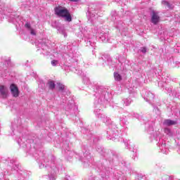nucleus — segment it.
Here are the masks:
<instances>
[{
	"label": "nucleus",
	"mask_w": 180,
	"mask_h": 180,
	"mask_svg": "<svg viewBox=\"0 0 180 180\" xmlns=\"http://www.w3.org/2000/svg\"><path fill=\"white\" fill-rule=\"evenodd\" d=\"M55 15L59 18H65L66 22H72V17H71V13L67 8L58 6L54 8Z\"/></svg>",
	"instance_id": "nucleus-1"
},
{
	"label": "nucleus",
	"mask_w": 180,
	"mask_h": 180,
	"mask_svg": "<svg viewBox=\"0 0 180 180\" xmlns=\"http://www.w3.org/2000/svg\"><path fill=\"white\" fill-rule=\"evenodd\" d=\"M10 91L13 98H18V96H19V88H18V86H16V84H11L10 85Z\"/></svg>",
	"instance_id": "nucleus-2"
},
{
	"label": "nucleus",
	"mask_w": 180,
	"mask_h": 180,
	"mask_svg": "<svg viewBox=\"0 0 180 180\" xmlns=\"http://www.w3.org/2000/svg\"><path fill=\"white\" fill-rule=\"evenodd\" d=\"M8 87L5 85H0V95L3 99H6L8 98Z\"/></svg>",
	"instance_id": "nucleus-3"
},
{
	"label": "nucleus",
	"mask_w": 180,
	"mask_h": 180,
	"mask_svg": "<svg viewBox=\"0 0 180 180\" xmlns=\"http://www.w3.org/2000/svg\"><path fill=\"white\" fill-rule=\"evenodd\" d=\"M151 22L153 25H157L160 22V16L154 11L152 12Z\"/></svg>",
	"instance_id": "nucleus-4"
},
{
	"label": "nucleus",
	"mask_w": 180,
	"mask_h": 180,
	"mask_svg": "<svg viewBox=\"0 0 180 180\" xmlns=\"http://www.w3.org/2000/svg\"><path fill=\"white\" fill-rule=\"evenodd\" d=\"M163 124H165V126H174L176 124V121H174L172 120H165Z\"/></svg>",
	"instance_id": "nucleus-5"
},
{
	"label": "nucleus",
	"mask_w": 180,
	"mask_h": 180,
	"mask_svg": "<svg viewBox=\"0 0 180 180\" xmlns=\"http://www.w3.org/2000/svg\"><path fill=\"white\" fill-rule=\"evenodd\" d=\"M56 88L60 92H63L65 89V86L63 83L58 82Z\"/></svg>",
	"instance_id": "nucleus-6"
},
{
	"label": "nucleus",
	"mask_w": 180,
	"mask_h": 180,
	"mask_svg": "<svg viewBox=\"0 0 180 180\" xmlns=\"http://www.w3.org/2000/svg\"><path fill=\"white\" fill-rule=\"evenodd\" d=\"M48 85L49 86V89H56V83H54V81L51 80L48 82Z\"/></svg>",
	"instance_id": "nucleus-7"
},
{
	"label": "nucleus",
	"mask_w": 180,
	"mask_h": 180,
	"mask_svg": "<svg viewBox=\"0 0 180 180\" xmlns=\"http://www.w3.org/2000/svg\"><path fill=\"white\" fill-rule=\"evenodd\" d=\"M114 78L115 81H122V75L117 72H114Z\"/></svg>",
	"instance_id": "nucleus-8"
},
{
	"label": "nucleus",
	"mask_w": 180,
	"mask_h": 180,
	"mask_svg": "<svg viewBox=\"0 0 180 180\" xmlns=\"http://www.w3.org/2000/svg\"><path fill=\"white\" fill-rule=\"evenodd\" d=\"M141 53H147V49L146 47H142V48H141Z\"/></svg>",
	"instance_id": "nucleus-9"
},
{
	"label": "nucleus",
	"mask_w": 180,
	"mask_h": 180,
	"mask_svg": "<svg viewBox=\"0 0 180 180\" xmlns=\"http://www.w3.org/2000/svg\"><path fill=\"white\" fill-rule=\"evenodd\" d=\"M25 27H27V29H30V30L32 29V27L29 22L25 23Z\"/></svg>",
	"instance_id": "nucleus-10"
},
{
	"label": "nucleus",
	"mask_w": 180,
	"mask_h": 180,
	"mask_svg": "<svg viewBox=\"0 0 180 180\" xmlns=\"http://www.w3.org/2000/svg\"><path fill=\"white\" fill-rule=\"evenodd\" d=\"M30 33L31 34H33L34 36H36V32H34V29H30Z\"/></svg>",
	"instance_id": "nucleus-11"
},
{
	"label": "nucleus",
	"mask_w": 180,
	"mask_h": 180,
	"mask_svg": "<svg viewBox=\"0 0 180 180\" xmlns=\"http://www.w3.org/2000/svg\"><path fill=\"white\" fill-rule=\"evenodd\" d=\"M57 63V60H52L51 61V64H52V65H53V66H56V63Z\"/></svg>",
	"instance_id": "nucleus-12"
},
{
	"label": "nucleus",
	"mask_w": 180,
	"mask_h": 180,
	"mask_svg": "<svg viewBox=\"0 0 180 180\" xmlns=\"http://www.w3.org/2000/svg\"><path fill=\"white\" fill-rule=\"evenodd\" d=\"M70 2H78V0H69Z\"/></svg>",
	"instance_id": "nucleus-13"
},
{
	"label": "nucleus",
	"mask_w": 180,
	"mask_h": 180,
	"mask_svg": "<svg viewBox=\"0 0 180 180\" xmlns=\"http://www.w3.org/2000/svg\"><path fill=\"white\" fill-rule=\"evenodd\" d=\"M163 4H165V5H167V6L169 5V4L167 1H163Z\"/></svg>",
	"instance_id": "nucleus-14"
},
{
	"label": "nucleus",
	"mask_w": 180,
	"mask_h": 180,
	"mask_svg": "<svg viewBox=\"0 0 180 180\" xmlns=\"http://www.w3.org/2000/svg\"><path fill=\"white\" fill-rule=\"evenodd\" d=\"M165 131H169V129L168 128L165 129Z\"/></svg>",
	"instance_id": "nucleus-15"
}]
</instances>
